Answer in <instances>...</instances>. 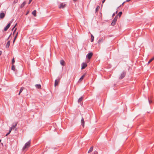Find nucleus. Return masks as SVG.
Wrapping results in <instances>:
<instances>
[{
  "mask_svg": "<svg viewBox=\"0 0 154 154\" xmlns=\"http://www.w3.org/2000/svg\"><path fill=\"white\" fill-rule=\"evenodd\" d=\"M32 14L33 15H34V16L36 17V11L35 10H34L32 12Z\"/></svg>",
  "mask_w": 154,
  "mask_h": 154,
  "instance_id": "2eb2a0df",
  "label": "nucleus"
},
{
  "mask_svg": "<svg viewBox=\"0 0 154 154\" xmlns=\"http://www.w3.org/2000/svg\"><path fill=\"white\" fill-rule=\"evenodd\" d=\"M105 0H103V1H102V3H103H103L104 2H105Z\"/></svg>",
  "mask_w": 154,
  "mask_h": 154,
  "instance_id": "c9c22d12",
  "label": "nucleus"
},
{
  "mask_svg": "<svg viewBox=\"0 0 154 154\" xmlns=\"http://www.w3.org/2000/svg\"><path fill=\"white\" fill-rule=\"evenodd\" d=\"M60 82V79L58 80H56L55 81L54 86L56 87L58 85V84Z\"/></svg>",
  "mask_w": 154,
  "mask_h": 154,
  "instance_id": "9d476101",
  "label": "nucleus"
},
{
  "mask_svg": "<svg viewBox=\"0 0 154 154\" xmlns=\"http://www.w3.org/2000/svg\"><path fill=\"white\" fill-rule=\"evenodd\" d=\"M115 15V13H113V14H112V17H113V16H114Z\"/></svg>",
  "mask_w": 154,
  "mask_h": 154,
  "instance_id": "e433bc0d",
  "label": "nucleus"
},
{
  "mask_svg": "<svg viewBox=\"0 0 154 154\" xmlns=\"http://www.w3.org/2000/svg\"><path fill=\"white\" fill-rule=\"evenodd\" d=\"M81 125H82L83 127H84L85 126V122L84 119L82 118L81 120Z\"/></svg>",
  "mask_w": 154,
  "mask_h": 154,
  "instance_id": "f8f14e48",
  "label": "nucleus"
},
{
  "mask_svg": "<svg viewBox=\"0 0 154 154\" xmlns=\"http://www.w3.org/2000/svg\"><path fill=\"white\" fill-rule=\"evenodd\" d=\"M11 132H10V131H9V132L6 134V136H7V135H8Z\"/></svg>",
  "mask_w": 154,
  "mask_h": 154,
  "instance_id": "473e14b6",
  "label": "nucleus"
},
{
  "mask_svg": "<svg viewBox=\"0 0 154 154\" xmlns=\"http://www.w3.org/2000/svg\"><path fill=\"white\" fill-rule=\"evenodd\" d=\"M117 13V11L116 12V14Z\"/></svg>",
  "mask_w": 154,
  "mask_h": 154,
  "instance_id": "37998d69",
  "label": "nucleus"
},
{
  "mask_svg": "<svg viewBox=\"0 0 154 154\" xmlns=\"http://www.w3.org/2000/svg\"><path fill=\"white\" fill-rule=\"evenodd\" d=\"M105 39V38L102 37L100 38L98 41V43L100 44L101 43H102L103 40Z\"/></svg>",
  "mask_w": 154,
  "mask_h": 154,
  "instance_id": "1a4fd4ad",
  "label": "nucleus"
},
{
  "mask_svg": "<svg viewBox=\"0 0 154 154\" xmlns=\"http://www.w3.org/2000/svg\"><path fill=\"white\" fill-rule=\"evenodd\" d=\"M16 29H17V28H16L14 30V31L13 33V34H14V33L15 32V31H16Z\"/></svg>",
  "mask_w": 154,
  "mask_h": 154,
  "instance_id": "2f4dec72",
  "label": "nucleus"
},
{
  "mask_svg": "<svg viewBox=\"0 0 154 154\" xmlns=\"http://www.w3.org/2000/svg\"><path fill=\"white\" fill-rule=\"evenodd\" d=\"M12 70L15 71L16 70L15 67V66L14 65H12V67H11Z\"/></svg>",
  "mask_w": 154,
  "mask_h": 154,
  "instance_id": "aec40b11",
  "label": "nucleus"
},
{
  "mask_svg": "<svg viewBox=\"0 0 154 154\" xmlns=\"http://www.w3.org/2000/svg\"><path fill=\"white\" fill-rule=\"evenodd\" d=\"M154 60V57H153L152 58H151L150 60L149 61L148 63V64H149V63L151 62L153 60Z\"/></svg>",
  "mask_w": 154,
  "mask_h": 154,
  "instance_id": "412c9836",
  "label": "nucleus"
},
{
  "mask_svg": "<svg viewBox=\"0 0 154 154\" xmlns=\"http://www.w3.org/2000/svg\"><path fill=\"white\" fill-rule=\"evenodd\" d=\"M17 35H18V32H17L16 35L15 36L14 38V40H16V39L17 38Z\"/></svg>",
  "mask_w": 154,
  "mask_h": 154,
  "instance_id": "cd10ccee",
  "label": "nucleus"
},
{
  "mask_svg": "<svg viewBox=\"0 0 154 154\" xmlns=\"http://www.w3.org/2000/svg\"><path fill=\"white\" fill-rule=\"evenodd\" d=\"M125 75V73L124 72H122L120 75L119 79H123Z\"/></svg>",
  "mask_w": 154,
  "mask_h": 154,
  "instance_id": "39448f33",
  "label": "nucleus"
},
{
  "mask_svg": "<svg viewBox=\"0 0 154 154\" xmlns=\"http://www.w3.org/2000/svg\"><path fill=\"white\" fill-rule=\"evenodd\" d=\"M91 42H93L94 41V36L93 35H91Z\"/></svg>",
  "mask_w": 154,
  "mask_h": 154,
  "instance_id": "5701e85b",
  "label": "nucleus"
},
{
  "mask_svg": "<svg viewBox=\"0 0 154 154\" xmlns=\"http://www.w3.org/2000/svg\"><path fill=\"white\" fill-rule=\"evenodd\" d=\"M11 22L9 23L7 26H6V27L4 29V30L5 31H6L9 28L11 24Z\"/></svg>",
  "mask_w": 154,
  "mask_h": 154,
  "instance_id": "6e6552de",
  "label": "nucleus"
},
{
  "mask_svg": "<svg viewBox=\"0 0 154 154\" xmlns=\"http://www.w3.org/2000/svg\"><path fill=\"white\" fill-rule=\"evenodd\" d=\"M85 74L84 75H83L79 79V82H81L83 79H84V77L85 76Z\"/></svg>",
  "mask_w": 154,
  "mask_h": 154,
  "instance_id": "ddd939ff",
  "label": "nucleus"
},
{
  "mask_svg": "<svg viewBox=\"0 0 154 154\" xmlns=\"http://www.w3.org/2000/svg\"><path fill=\"white\" fill-rule=\"evenodd\" d=\"M60 64L62 66H65V62L63 60H62L60 61Z\"/></svg>",
  "mask_w": 154,
  "mask_h": 154,
  "instance_id": "4468645a",
  "label": "nucleus"
},
{
  "mask_svg": "<svg viewBox=\"0 0 154 154\" xmlns=\"http://www.w3.org/2000/svg\"><path fill=\"white\" fill-rule=\"evenodd\" d=\"M17 1H18V0H15L14 2L13 3H17Z\"/></svg>",
  "mask_w": 154,
  "mask_h": 154,
  "instance_id": "c756f323",
  "label": "nucleus"
},
{
  "mask_svg": "<svg viewBox=\"0 0 154 154\" xmlns=\"http://www.w3.org/2000/svg\"><path fill=\"white\" fill-rule=\"evenodd\" d=\"M2 52L1 51H0V56L2 54Z\"/></svg>",
  "mask_w": 154,
  "mask_h": 154,
  "instance_id": "f704fd0d",
  "label": "nucleus"
},
{
  "mask_svg": "<svg viewBox=\"0 0 154 154\" xmlns=\"http://www.w3.org/2000/svg\"><path fill=\"white\" fill-rule=\"evenodd\" d=\"M93 55V54L92 53H90L88 54L87 55V57L88 58V59H90L91 57Z\"/></svg>",
  "mask_w": 154,
  "mask_h": 154,
  "instance_id": "9b49d317",
  "label": "nucleus"
},
{
  "mask_svg": "<svg viewBox=\"0 0 154 154\" xmlns=\"http://www.w3.org/2000/svg\"><path fill=\"white\" fill-rule=\"evenodd\" d=\"M32 0H29V4H30L31 2L32 1Z\"/></svg>",
  "mask_w": 154,
  "mask_h": 154,
  "instance_id": "72a5a7b5",
  "label": "nucleus"
},
{
  "mask_svg": "<svg viewBox=\"0 0 154 154\" xmlns=\"http://www.w3.org/2000/svg\"><path fill=\"white\" fill-rule=\"evenodd\" d=\"M130 0H127L126 1L127 2H129Z\"/></svg>",
  "mask_w": 154,
  "mask_h": 154,
  "instance_id": "ea45409f",
  "label": "nucleus"
},
{
  "mask_svg": "<svg viewBox=\"0 0 154 154\" xmlns=\"http://www.w3.org/2000/svg\"><path fill=\"white\" fill-rule=\"evenodd\" d=\"M87 66V64L85 63H83L82 64V69H85Z\"/></svg>",
  "mask_w": 154,
  "mask_h": 154,
  "instance_id": "0eeeda50",
  "label": "nucleus"
},
{
  "mask_svg": "<svg viewBox=\"0 0 154 154\" xmlns=\"http://www.w3.org/2000/svg\"><path fill=\"white\" fill-rule=\"evenodd\" d=\"M10 41H8L7 43V44L6 45V48H8L10 45Z\"/></svg>",
  "mask_w": 154,
  "mask_h": 154,
  "instance_id": "f3484780",
  "label": "nucleus"
},
{
  "mask_svg": "<svg viewBox=\"0 0 154 154\" xmlns=\"http://www.w3.org/2000/svg\"><path fill=\"white\" fill-rule=\"evenodd\" d=\"M118 17L117 16H116L114 19L113 20L112 22L111 23V25L112 26H114L115 25L116 23V22L117 19Z\"/></svg>",
  "mask_w": 154,
  "mask_h": 154,
  "instance_id": "7ed1b4c3",
  "label": "nucleus"
},
{
  "mask_svg": "<svg viewBox=\"0 0 154 154\" xmlns=\"http://www.w3.org/2000/svg\"><path fill=\"white\" fill-rule=\"evenodd\" d=\"M100 8V7L99 6H98L96 8V11L97 12V11L98 10H99Z\"/></svg>",
  "mask_w": 154,
  "mask_h": 154,
  "instance_id": "bb28decb",
  "label": "nucleus"
},
{
  "mask_svg": "<svg viewBox=\"0 0 154 154\" xmlns=\"http://www.w3.org/2000/svg\"><path fill=\"white\" fill-rule=\"evenodd\" d=\"M125 3V2H124L122 4V5H123L124 4V3Z\"/></svg>",
  "mask_w": 154,
  "mask_h": 154,
  "instance_id": "79ce46f5",
  "label": "nucleus"
},
{
  "mask_svg": "<svg viewBox=\"0 0 154 154\" xmlns=\"http://www.w3.org/2000/svg\"><path fill=\"white\" fill-rule=\"evenodd\" d=\"M149 103H150L151 102V101L150 100H149Z\"/></svg>",
  "mask_w": 154,
  "mask_h": 154,
  "instance_id": "4c0bfd02",
  "label": "nucleus"
},
{
  "mask_svg": "<svg viewBox=\"0 0 154 154\" xmlns=\"http://www.w3.org/2000/svg\"><path fill=\"white\" fill-rule=\"evenodd\" d=\"M29 11H28L26 14V15H27L29 13Z\"/></svg>",
  "mask_w": 154,
  "mask_h": 154,
  "instance_id": "a19ab883",
  "label": "nucleus"
},
{
  "mask_svg": "<svg viewBox=\"0 0 154 154\" xmlns=\"http://www.w3.org/2000/svg\"><path fill=\"white\" fill-rule=\"evenodd\" d=\"M93 149V147L91 146L88 151V153H90L92 151Z\"/></svg>",
  "mask_w": 154,
  "mask_h": 154,
  "instance_id": "dca6fc26",
  "label": "nucleus"
},
{
  "mask_svg": "<svg viewBox=\"0 0 154 154\" xmlns=\"http://www.w3.org/2000/svg\"><path fill=\"white\" fill-rule=\"evenodd\" d=\"M17 23L14 26V27L13 28L12 30H13V29L15 28V27H16V26H17Z\"/></svg>",
  "mask_w": 154,
  "mask_h": 154,
  "instance_id": "7c9ffc66",
  "label": "nucleus"
},
{
  "mask_svg": "<svg viewBox=\"0 0 154 154\" xmlns=\"http://www.w3.org/2000/svg\"><path fill=\"white\" fill-rule=\"evenodd\" d=\"M26 4V2H24L20 5V8H22L24 7Z\"/></svg>",
  "mask_w": 154,
  "mask_h": 154,
  "instance_id": "6ab92c4d",
  "label": "nucleus"
},
{
  "mask_svg": "<svg viewBox=\"0 0 154 154\" xmlns=\"http://www.w3.org/2000/svg\"><path fill=\"white\" fill-rule=\"evenodd\" d=\"M66 6V5L63 3H60L58 5V7L59 9H63Z\"/></svg>",
  "mask_w": 154,
  "mask_h": 154,
  "instance_id": "f03ea898",
  "label": "nucleus"
},
{
  "mask_svg": "<svg viewBox=\"0 0 154 154\" xmlns=\"http://www.w3.org/2000/svg\"><path fill=\"white\" fill-rule=\"evenodd\" d=\"M1 141V140H0V142Z\"/></svg>",
  "mask_w": 154,
  "mask_h": 154,
  "instance_id": "c03bdc74",
  "label": "nucleus"
},
{
  "mask_svg": "<svg viewBox=\"0 0 154 154\" xmlns=\"http://www.w3.org/2000/svg\"><path fill=\"white\" fill-rule=\"evenodd\" d=\"M82 100V97L79 99L78 100V102L79 103L80 102H81V101Z\"/></svg>",
  "mask_w": 154,
  "mask_h": 154,
  "instance_id": "b1692460",
  "label": "nucleus"
},
{
  "mask_svg": "<svg viewBox=\"0 0 154 154\" xmlns=\"http://www.w3.org/2000/svg\"><path fill=\"white\" fill-rule=\"evenodd\" d=\"M14 62H15L14 59V58H13L12 59V65H14Z\"/></svg>",
  "mask_w": 154,
  "mask_h": 154,
  "instance_id": "a878e982",
  "label": "nucleus"
},
{
  "mask_svg": "<svg viewBox=\"0 0 154 154\" xmlns=\"http://www.w3.org/2000/svg\"><path fill=\"white\" fill-rule=\"evenodd\" d=\"M94 154H98V152L97 151H95L94 152Z\"/></svg>",
  "mask_w": 154,
  "mask_h": 154,
  "instance_id": "c85d7f7f",
  "label": "nucleus"
},
{
  "mask_svg": "<svg viewBox=\"0 0 154 154\" xmlns=\"http://www.w3.org/2000/svg\"><path fill=\"white\" fill-rule=\"evenodd\" d=\"M35 87L38 88V89H41V86L40 84H37L35 85Z\"/></svg>",
  "mask_w": 154,
  "mask_h": 154,
  "instance_id": "a211bd4d",
  "label": "nucleus"
},
{
  "mask_svg": "<svg viewBox=\"0 0 154 154\" xmlns=\"http://www.w3.org/2000/svg\"><path fill=\"white\" fill-rule=\"evenodd\" d=\"M24 89V88L23 87H21L20 90V92L18 94V95H20V93L23 91V90Z\"/></svg>",
  "mask_w": 154,
  "mask_h": 154,
  "instance_id": "4be33fe9",
  "label": "nucleus"
},
{
  "mask_svg": "<svg viewBox=\"0 0 154 154\" xmlns=\"http://www.w3.org/2000/svg\"><path fill=\"white\" fill-rule=\"evenodd\" d=\"M17 122H16L15 124L12 126L10 128V132H11L12 129H14L15 128L17 125Z\"/></svg>",
  "mask_w": 154,
  "mask_h": 154,
  "instance_id": "423d86ee",
  "label": "nucleus"
},
{
  "mask_svg": "<svg viewBox=\"0 0 154 154\" xmlns=\"http://www.w3.org/2000/svg\"><path fill=\"white\" fill-rule=\"evenodd\" d=\"M122 14V12L121 11L118 14V16H119V17H120Z\"/></svg>",
  "mask_w": 154,
  "mask_h": 154,
  "instance_id": "393cba45",
  "label": "nucleus"
},
{
  "mask_svg": "<svg viewBox=\"0 0 154 154\" xmlns=\"http://www.w3.org/2000/svg\"><path fill=\"white\" fill-rule=\"evenodd\" d=\"M15 40H14H14L13 41V43L14 44L15 42Z\"/></svg>",
  "mask_w": 154,
  "mask_h": 154,
  "instance_id": "58836bf2",
  "label": "nucleus"
},
{
  "mask_svg": "<svg viewBox=\"0 0 154 154\" xmlns=\"http://www.w3.org/2000/svg\"><path fill=\"white\" fill-rule=\"evenodd\" d=\"M30 141L26 143L24 146L22 150L23 151H24L29 148L30 146Z\"/></svg>",
  "mask_w": 154,
  "mask_h": 154,
  "instance_id": "f257e3e1",
  "label": "nucleus"
},
{
  "mask_svg": "<svg viewBox=\"0 0 154 154\" xmlns=\"http://www.w3.org/2000/svg\"><path fill=\"white\" fill-rule=\"evenodd\" d=\"M6 12L5 13L3 12H1L0 13V18L1 19H3L5 16Z\"/></svg>",
  "mask_w": 154,
  "mask_h": 154,
  "instance_id": "20e7f679",
  "label": "nucleus"
}]
</instances>
